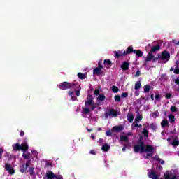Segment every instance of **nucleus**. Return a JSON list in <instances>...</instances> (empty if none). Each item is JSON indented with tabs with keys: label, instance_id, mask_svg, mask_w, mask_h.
Segmentation results:
<instances>
[{
	"label": "nucleus",
	"instance_id": "nucleus-60",
	"mask_svg": "<svg viewBox=\"0 0 179 179\" xmlns=\"http://www.w3.org/2000/svg\"><path fill=\"white\" fill-rule=\"evenodd\" d=\"M99 142H103V139H99Z\"/></svg>",
	"mask_w": 179,
	"mask_h": 179
},
{
	"label": "nucleus",
	"instance_id": "nucleus-25",
	"mask_svg": "<svg viewBox=\"0 0 179 179\" xmlns=\"http://www.w3.org/2000/svg\"><path fill=\"white\" fill-rule=\"evenodd\" d=\"M127 120L129 122H132L134 121V115L132 113H128Z\"/></svg>",
	"mask_w": 179,
	"mask_h": 179
},
{
	"label": "nucleus",
	"instance_id": "nucleus-51",
	"mask_svg": "<svg viewBox=\"0 0 179 179\" xmlns=\"http://www.w3.org/2000/svg\"><path fill=\"white\" fill-rule=\"evenodd\" d=\"M140 75H141V71H136L135 76H140Z\"/></svg>",
	"mask_w": 179,
	"mask_h": 179
},
{
	"label": "nucleus",
	"instance_id": "nucleus-47",
	"mask_svg": "<svg viewBox=\"0 0 179 179\" xmlns=\"http://www.w3.org/2000/svg\"><path fill=\"white\" fill-rule=\"evenodd\" d=\"M174 73H179V69L178 68H176L174 70Z\"/></svg>",
	"mask_w": 179,
	"mask_h": 179
},
{
	"label": "nucleus",
	"instance_id": "nucleus-26",
	"mask_svg": "<svg viewBox=\"0 0 179 179\" xmlns=\"http://www.w3.org/2000/svg\"><path fill=\"white\" fill-rule=\"evenodd\" d=\"M160 50V45H157L156 46H154L151 49V52H155V51H159Z\"/></svg>",
	"mask_w": 179,
	"mask_h": 179
},
{
	"label": "nucleus",
	"instance_id": "nucleus-18",
	"mask_svg": "<svg viewBox=\"0 0 179 179\" xmlns=\"http://www.w3.org/2000/svg\"><path fill=\"white\" fill-rule=\"evenodd\" d=\"M104 66L107 68V69L111 68V61L110 59L104 60Z\"/></svg>",
	"mask_w": 179,
	"mask_h": 179
},
{
	"label": "nucleus",
	"instance_id": "nucleus-2",
	"mask_svg": "<svg viewBox=\"0 0 179 179\" xmlns=\"http://www.w3.org/2000/svg\"><path fill=\"white\" fill-rule=\"evenodd\" d=\"M13 149L14 150H22V152H26L29 149V145H27V141H25L21 144L19 143L13 144Z\"/></svg>",
	"mask_w": 179,
	"mask_h": 179
},
{
	"label": "nucleus",
	"instance_id": "nucleus-54",
	"mask_svg": "<svg viewBox=\"0 0 179 179\" xmlns=\"http://www.w3.org/2000/svg\"><path fill=\"white\" fill-rule=\"evenodd\" d=\"M20 135L21 136H23L24 135V131H20Z\"/></svg>",
	"mask_w": 179,
	"mask_h": 179
},
{
	"label": "nucleus",
	"instance_id": "nucleus-55",
	"mask_svg": "<svg viewBox=\"0 0 179 179\" xmlns=\"http://www.w3.org/2000/svg\"><path fill=\"white\" fill-rule=\"evenodd\" d=\"M91 138H92V139H96V137H94V134H92V135H91Z\"/></svg>",
	"mask_w": 179,
	"mask_h": 179
},
{
	"label": "nucleus",
	"instance_id": "nucleus-3",
	"mask_svg": "<svg viewBox=\"0 0 179 179\" xmlns=\"http://www.w3.org/2000/svg\"><path fill=\"white\" fill-rule=\"evenodd\" d=\"M93 100L94 98L92 95L88 96L85 101V107H90L91 110H94L96 108V104Z\"/></svg>",
	"mask_w": 179,
	"mask_h": 179
},
{
	"label": "nucleus",
	"instance_id": "nucleus-46",
	"mask_svg": "<svg viewBox=\"0 0 179 179\" xmlns=\"http://www.w3.org/2000/svg\"><path fill=\"white\" fill-rule=\"evenodd\" d=\"M106 136H111V131H106Z\"/></svg>",
	"mask_w": 179,
	"mask_h": 179
},
{
	"label": "nucleus",
	"instance_id": "nucleus-63",
	"mask_svg": "<svg viewBox=\"0 0 179 179\" xmlns=\"http://www.w3.org/2000/svg\"><path fill=\"white\" fill-rule=\"evenodd\" d=\"M138 127H139V128H141L142 127V125L140 124Z\"/></svg>",
	"mask_w": 179,
	"mask_h": 179
},
{
	"label": "nucleus",
	"instance_id": "nucleus-38",
	"mask_svg": "<svg viewBox=\"0 0 179 179\" xmlns=\"http://www.w3.org/2000/svg\"><path fill=\"white\" fill-rule=\"evenodd\" d=\"M151 117H155V118H156L157 117H159V112L155 111L154 113H152V114L151 115Z\"/></svg>",
	"mask_w": 179,
	"mask_h": 179
},
{
	"label": "nucleus",
	"instance_id": "nucleus-4",
	"mask_svg": "<svg viewBox=\"0 0 179 179\" xmlns=\"http://www.w3.org/2000/svg\"><path fill=\"white\" fill-rule=\"evenodd\" d=\"M30 166V162H27L26 165H23L22 167L20 168L21 173H24L25 171H29V173H33V168H29Z\"/></svg>",
	"mask_w": 179,
	"mask_h": 179
},
{
	"label": "nucleus",
	"instance_id": "nucleus-14",
	"mask_svg": "<svg viewBox=\"0 0 179 179\" xmlns=\"http://www.w3.org/2000/svg\"><path fill=\"white\" fill-rule=\"evenodd\" d=\"M5 169H6V170H7V171L9 172L10 174L15 173V170H13V169H12V167L10 166V165H9V164H6Z\"/></svg>",
	"mask_w": 179,
	"mask_h": 179
},
{
	"label": "nucleus",
	"instance_id": "nucleus-41",
	"mask_svg": "<svg viewBox=\"0 0 179 179\" xmlns=\"http://www.w3.org/2000/svg\"><path fill=\"white\" fill-rule=\"evenodd\" d=\"M115 100L116 101H120V100H121V96H120V95H116V96H115Z\"/></svg>",
	"mask_w": 179,
	"mask_h": 179
},
{
	"label": "nucleus",
	"instance_id": "nucleus-53",
	"mask_svg": "<svg viewBox=\"0 0 179 179\" xmlns=\"http://www.w3.org/2000/svg\"><path fill=\"white\" fill-rule=\"evenodd\" d=\"M90 153L91 154V155H96V152H94V150H91L90 152Z\"/></svg>",
	"mask_w": 179,
	"mask_h": 179
},
{
	"label": "nucleus",
	"instance_id": "nucleus-15",
	"mask_svg": "<svg viewBox=\"0 0 179 179\" xmlns=\"http://www.w3.org/2000/svg\"><path fill=\"white\" fill-rule=\"evenodd\" d=\"M148 176L150 177V178H152V179L159 178V175H156V173H155V171H153L148 173Z\"/></svg>",
	"mask_w": 179,
	"mask_h": 179
},
{
	"label": "nucleus",
	"instance_id": "nucleus-49",
	"mask_svg": "<svg viewBox=\"0 0 179 179\" xmlns=\"http://www.w3.org/2000/svg\"><path fill=\"white\" fill-rule=\"evenodd\" d=\"M55 178H56L57 179H62V176H61V175L55 176Z\"/></svg>",
	"mask_w": 179,
	"mask_h": 179
},
{
	"label": "nucleus",
	"instance_id": "nucleus-43",
	"mask_svg": "<svg viewBox=\"0 0 179 179\" xmlns=\"http://www.w3.org/2000/svg\"><path fill=\"white\" fill-rule=\"evenodd\" d=\"M122 97H123V98H126V97H128V93H127V92H124V93H122Z\"/></svg>",
	"mask_w": 179,
	"mask_h": 179
},
{
	"label": "nucleus",
	"instance_id": "nucleus-12",
	"mask_svg": "<svg viewBox=\"0 0 179 179\" xmlns=\"http://www.w3.org/2000/svg\"><path fill=\"white\" fill-rule=\"evenodd\" d=\"M124 125L115 126L112 128V132H121L124 129Z\"/></svg>",
	"mask_w": 179,
	"mask_h": 179
},
{
	"label": "nucleus",
	"instance_id": "nucleus-11",
	"mask_svg": "<svg viewBox=\"0 0 179 179\" xmlns=\"http://www.w3.org/2000/svg\"><path fill=\"white\" fill-rule=\"evenodd\" d=\"M131 133H128V134L122 133L120 135V141H122L123 142H128V136H131Z\"/></svg>",
	"mask_w": 179,
	"mask_h": 179
},
{
	"label": "nucleus",
	"instance_id": "nucleus-44",
	"mask_svg": "<svg viewBox=\"0 0 179 179\" xmlns=\"http://www.w3.org/2000/svg\"><path fill=\"white\" fill-rule=\"evenodd\" d=\"M176 110H177V108H176L175 106H172V107L171 108V111L172 113H175V111H176Z\"/></svg>",
	"mask_w": 179,
	"mask_h": 179
},
{
	"label": "nucleus",
	"instance_id": "nucleus-45",
	"mask_svg": "<svg viewBox=\"0 0 179 179\" xmlns=\"http://www.w3.org/2000/svg\"><path fill=\"white\" fill-rule=\"evenodd\" d=\"M171 94H166L165 95L166 99H171Z\"/></svg>",
	"mask_w": 179,
	"mask_h": 179
},
{
	"label": "nucleus",
	"instance_id": "nucleus-19",
	"mask_svg": "<svg viewBox=\"0 0 179 179\" xmlns=\"http://www.w3.org/2000/svg\"><path fill=\"white\" fill-rule=\"evenodd\" d=\"M90 111H93V110H92L90 107L84 108L83 110V114H89Z\"/></svg>",
	"mask_w": 179,
	"mask_h": 179
},
{
	"label": "nucleus",
	"instance_id": "nucleus-28",
	"mask_svg": "<svg viewBox=\"0 0 179 179\" xmlns=\"http://www.w3.org/2000/svg\"><path fill=\"white\" fill-rule=\"evenodd\" d=\"M24 159H30V157H31V155H30V153H27V152H24L22 155Z\"/></svg>",
	"mask_w": 179,
	"mask_h": 179
},
{
	"label": "nucleus",
	"instance_id": "nucleus-5",
	"mask_svg": "<svg viewBox=\"0 0 179 179\" xmlns=\"http://www.w3.org/2000/svg\"><path fill=\"white\" fill-rule=\"evenodd\" d=\"M103 61L99 62V66L95 68L93 71L94 75H100L101 73V69H103V65H101V63Z\"/></svg>",
	"mask_w": 179,
	"mask_h": 179
},
{
	"label": "nucleus",
	"instance_id": "nucleus-50",
	"mask_svg": "<svg viewBox=\"0 0 179 179\" xmlns=\"http://www.w3.org/2000/svg\"><path fill=\"white\" fill-rule=\"evenodd\" d=\"M2 153H3V150H2V148H0V159L1 157H2Z\"/></svg>",
	"mask_w": 179,
	"mask_h": 179
},
{
	"label": "nucleus",
	"instance_id": "nucleus-58",
	"mask_svg": "<svg viewBox=\"0 0 179 179\" xmlns=\"http://www.w3.org/2000/svg\"><path fill=\"white\" fill-rule=\"evenodd\" d=\"M151 99L152 100H155V99L153 98V95H151Z\"/></svg>",
	"mask_w": 179,
	"mask_h": 179
},
{
	"label": "nucleus",
	"instance_id": "nucleus-57",
	"mask_svg": "<svg viewBox=\"0 0 179 179\" xmlns=\"http://www.w3.org/2000/svg\"><path fill=\"white\" fill-rule=\"evenodd\" d=\"M162 169V166H159L157 167V170H161Z\"/></svg>",
	"mask_w": 179,
	"mask_h": 179
},
{
	"label": "nucleus",
	"instance_id": "nucleus-10",
	"mask_svg": "<svg viewBox=\"0 0 179 179\" xmlns=\"http://www.w3.org/2000/svg\"><path fill=\"white\" fill-rule=\"evenodd\" d=\"M168 141L173 146H178L179 145V141L178 140L173 138V137H169L168 138Z\"/></svg>",
	"mask_w": 179,
	"mask_h": 179
},
{
	"label": "nucleus",
	"instance_id": "nucleus-34",
	"mask_svg": "<svg viewBox=\"0 0 179 179\" xmlns=\"http://www.w3.org/2000/svg\"><path fill=\"white\" fill-rule=\"evenodd\" d=\"M99 94H100V88L95 89V90L94 91V94L95 96H99Z\"/></svg>",
	"mask_w": 179,
	"mask_h": 179
},
{
	"label": "nucleus",
	"instance_id": "nucleus-17",
	"mask_svg": "<svg viewBox=\"0 0 179 179\" xmlns=\"http://www.w3.org/2000/svg\"><path fill=\"white\" fill-rule=\"evenodd\" d=\"M121 68L123 71H128L129 68V64L127 62H124Z\"/></svg>",
	"mask_w": 179,
	"mask_h": 179
},
{
	"label": "nucleus",
	"instance_id": "nucleus-9",
	"mask_svg": "<svg viewBox=\"0 0 179 179\" xmlns=\"http://www.w3.org/2000/svg\"><path fill=\"white\" fill-rule=\"evenodd\" d=\"M142 116L138 115L136 116L134 122L132 124V128H136V127L139 126V121H141Z\"/></svg>",
	"mask_w": 179,
	"mask_h": 179
},
{
	"label": "nucleus",
	"instance_id": "nucleus-23",
	"mask_svg": "<svg viewBox=\"0 0 179 179\" xmlns=\"http://www.w3.org/2000/svg\"><path fill=\"white\" fill-rule=\"evenodd\" d=\"M133 52L136 54L137 57H142V55H143V52H142L141 50H134Z\"/></svg>",
	"mask_w": 179,
	"mask_h": 179
},
{
	"label": "nucleus",
	"instance_id": "nucleus-40",
	"mask_svg": "<svg viewBox=\"0 0 179 179\" xmlns=\"http://www.w3.org/2000/svg\"><path fill=\"white\" fill-rule=\"evenodd\" d=\"M169 118L171 122H174V115H169Z\"/></svg>",
	"mask_w": 179,
	"mask_h": 179
},
{
	"label": "nucleus",
	"instance_id": "nucleus-8",
	"mask_svg": "<svg viewBox=\"0 0 179 179\" xmlns=\"http://www.w3.org/2000/svg\"><path fill=\"white\" fill-rule=\"evenodd\" d=\"M108 117H117V112L113 109H110L109 111L106 113L105 118H108Z\"/></svg>",
	"mask_w": 179,
	"mask_h": 179
},
{
	"label": "nucleus",
	"instance_id": "nucleus-30",
	"mask_svg": "<svg viewBox=\"0 0 179 179\" xmlns=\"http://www.w3.org/2000/svg\"><path fill=\"white\" fill-rule=\"evenodd\" d=\"M153 160H157V162H160L161 164H164V160H162L159 158V157L157 156H155L154 158H153Z\"/></svg>",
	"mask_w": 179,
	"mask_h": 179
},
{
	"label": "nucleus",
	"instance_id": "nucleus-36",
	"mask_svg": "<svg viewBox=\"0 0 179 179\" xmlns=\"http://www.w3.org/2000/svg\"><path fill=\"white\" fill-rule=\"evenodd\" d=\"M150 128H151L153 131H155V129H156L157 128V125L156 124H155V123H152V124H150Z\"/></svg>",
	"mask_w": 179,
	"mask_h": 179
},
{
	"label": "nucleus",
	"instance_id": "nucleus-35",
	"mask_svg": "<svg viewBox=\"0 0 179 179\" xmlns=\"http://www.w3.org/2000/svg\"><path fill=\"white\" fill-rule=\"evenodd\" d=\"M160 94H159V93H156L155 94V100H157V101H159V100H160Z\"/></svg>",
	"mask_w": 179,
	"mask_h": 179
},
{
	"label": "nucleus",
	"instance_id": "nucleus-29",
	"mask_svg": "<svg viewBox=\"0 0 179 179\" xmlns=\"http://www.w3.org/2000/svg\"><path fill=\"white\" fill-rule=\"evenodd\" d=\"M78 76L80 79H86V74H83L82 73H78Z\"/></svg>",
	"mask_w": 179,
	"mask_h": 179
},
{
	"label": "nucleus",
	"instance_id": "nucleus-27",
	"mask_svg": "<svg viewBox=\"0 0 179 179\" xmlns=\"http://www.w3.org/2000/svg\"><path fill=\"white\" fill-rule=\"evenodd\" d=\"M69 96H71V100H73V101L76 100V97L73 96V91H69Z\"/></svg>",
	"mask_w": 179,
	"mask_h": 179
},
{
	"label": "nucleus",
	"instance_id": "nucleus-59",
	"mask_svg": "<svg viewBox=\"0 0 179 179\" xmlns=\"http://www.w3.org/2000/svg\"><path fill=\"white\" fill-rule=\"evenodd\" d=\"M123 152H125V147L122 148Z\"/></svg>",
	"mask_w": 179,
	"mask_h": 179
},
{
	"label": "nucleus",
	"instance_id": "nucleus-16",
	"mask_svg": "<svg viewBox=\"0 0 179 179\" xmlns=\"http://www.w3.org/2000/svg\"><path fill=\"white\" fill-rule=\"evenodd\" d=\"M145 61H157V58L155 57L152 53H149Z\"/></svg>",
	"mask_w": 179,
	"mask_h": 179
},
{
	"label": "nucleus",
	"instance_id": "nucleus-33",
	"mask_svg": "<svg viewBox=\"0 0 179 179\" xmlns=\"http://www.w3.org/2000/svg\"><path fill=\"white\" fill-rule=\"evenodd\" d=\"M149 90H150V85H145L144 87V92L145 93H148V92H149Z\"/></svg>",
	"mask_w": 179,
	"mask_h": 179
},
{
	"label": "nucleus",
	"instance_id": "nucleus-20",
	"mask_svg": "<svg viewBox=\"0 0 179 179\" xmlns=\"http://www.w3.org/2000/svg\"><path fill=\"white\" fill-rule=\"evenodd\" d=\"M131 52H134V48L132 46L127 48V50L124 51V55H127V54H131Z\"/></svg>",
	"mask_w": 179,
	"mask_h": 179
},
{
	"label": "nucleus",
	"instance_id": "nucleus-22",
	"mask_svg": "<svg viewBox=\"0 0 179 179\" xmlns=\"http://www.w3.org/2000/svg\"><path fill=\"white\" fill-rule=\"evenodd\" d=\"M114 54H115V57H116V58H118L122 55H124V52H122V51H115Z\"/></svg>",
	"mask_w": 179,
	"mask_h": 179
},
{
	"label": "nucleus",
	"instance_id": "nucleus-39",
	"mask_svg": "<svg viewBox=\"0 0 179 179\" xmlns=\"http://www.w3.org/2000/svg\"><path fill=\"white\" fill-rule=\"evenodd\" d=\"M76 96H80V86H78V90L76 91Z\"/></svg>",
	"mask_w": 179,
	"mask_h": 179
},
{
	"label": "nucleus",
	"instance_id": "nucleus-32",
	"mask_svg": "<svg viewBox=\"0 0 179 179\" xmlns=\"http://www.w3.org/2000/svg\"><path fill=\"white\" fill-rule=\"evenodd\" d=\"M141 87H142V85L141 84V83H136L134 87L136 90H138V89H141Z\"/></svg>",
	"mask_w": 179,
	"mask_h": 179
},
{
	"label": "nucleus",
	"instance_id": "nucleus-64",
	"mask_svg": "<svg viewBox=\"0 0 179 179\" xmlns=\"http://www.w3.org/2000/svg\"><path fill=\"white\" fill-rule=\"evenodd\" d=\"M176 64H178V62H176Z\"/></svg>",
	"mask_w": 179,
	"mask_h": 179
},
{
	"label": "nucleus",
	"instance_id": "nucleus-61",
	"mask_svg": "<svg viewBox=\"0 0 179 179\" xmlns=\"http://www.w3.org/2000/svg\"><path fill=\"white\" fill-rule=\"evenodd\" d=\"M98 131H101V128H99V129H98Z\"/></svg>",
	"mask_w": 179,
	"mask_h": 179
},
{
	"label": "nucleus",
	"instance_id": "nucleus-42",
	"mask_svg": "<svg viewBox=\"0 0 179 179\" xmlns=\"http://www.w3.org/2000/svg\"><path fill=\"white\" fill-rule=\"evenodd\" d=\"M143 134L145 135V136H148V135H149V131H148V130L143 129Z\"/></svg>",
	"mask_w": 179,
	"mask_h": 179
},
{
	"label": "nucleus",
	"instance_id": "nucleus-37",
	"mask_svg": "<svg viewBox=\"0 0 179 179\" xmlns=\"http://www.w3.org/2000/svg\"><path fill=\"white\" fill-rule=\"evenodd\" d=\"M112 90H113V93H117L118 92V87L117 86H113Z\"/></svg>",
	"mask_w": 179,
	"mask_h": 179
},
{
	"label": "nucleus",
	"instance_id": "nucleus-31",
	"mask_svg": "<svg viewBox=\"0 0 179 179\" xmlns=\"http://www.w3.org/2000/svg\"><path fill=\"white\" fill-rule=\"evenodd\" d=\"M162 127H167L169 125V121L164 120L161 123Z\"/></svg>",
	"mask_w": 179,
	"mask_h": 179
},
{
	"label": "nucleus",
	"instance_id": "nucleus-6",
	"mask_svg": "<svg viewBox=\"0 0 179 179\" xmlns=\"http://www.w3.org/2000/svg\"><path fill=\"white\" fill-rule=\"evenodd\" d=\"M72 87V84L66 82L62 83L59 85V88L61 89L62 90H66V89H71Z\"/></svg>",
	"mask_w": 179,
	"mask_h": 179
},
{
	"label": "nucleus",
	"instance_id": "nucleus-1",
	"mask_svg": "<svg viewBox=\"0 0 179 179\" xmlns=\"http://www.w3.org/2000/svg\"><path fill=\"white\" fill-rule=\"evenodd\" d=\"M134 150L136 153H145L146 159L152 157L155 153H156V150L155 148L151 145H145L143 144V142L140 141L137 145H134Z\"/></svg>",
	"mask_w": 179,
	"mask_h": 179
},
{
	"label": "nucleus",
	"instance_id": "nucleus-24",
	"mask_svg": "<svg viewBox=\"0 0 179 179\" xmlns=\"http://www.w3.org/2000/svg\"><path fill=\"white\" fill-rule=\"evenodd\" d=\"M101 150H103V152H108V150H110V145L105 144L102 146Z\"/></svg>",
	"mask_w": 179,
	"mask_h": 179
},
{
	"label": "nucleus",
	"instance_id": "nucleus-48",
	"mask_svg": "<svg viewBox=\"0 0 179 179\" xmlns=\"http://www.w3.org/2000/svg\"><path fill=\"white\" fill-rule=\"evenodd\" d=\"M175 83H176V85H179V78L175 79Z\"/></svg>",
	"mask_w": 179,
	"mask_h": 179
},
{
	"label": "nucleus",
	"instance_id": "nucleus-21",
	"mask_svg": "<svg viewBox=\"0 0 179 179\" xmlns=\"http://www.w3.org/2000/svg\"><path fill=\"white\" fill-rule=\"evenodd\" d=\"M46 177L48 179H52L55 177V175L52 172L49 171L46 173Z\"/></svg>",
	"mask_w": 179,
	"mask_h": 179
},
{
	"label": "nucleus",
	"instance_id": "nucleus-56",
	"mask_svg": "<svg viewBox=\"0 0 179 179\" xmlns=\"http://www.w3.org/2000/svg\"><path fill=\"white\" fill-rule=\"evenodd\" d=\"M135 95H136V96H139V91L136 92H135Z\"/></svg>",
	"mask_w": 179,
	"mask_h": 179
},
{
	"label": "nucleus",
	"instance_id": "nucleus-62",
	"mask_svg": "<svg viewBox=\"0 0 179 179\" xmlns=\"http://www.w3.org/2000/svg\"><path fill=\"white\" fill-rule=\"evenodd\" d=\"M162 135H164V132H162Z\"/></svg>",
	"mask_w": 179,
	"mask_h": 179
},
{
	"label": "nucleus",
	"instance_id": "nucleus-13",
	"mask_svg": "<svg viewBox=\"0 0 179 179\" xmlns=\"http://www.w3.org/2000/svg\"><path fill=\"white\" fill-rule=\"evenodd\" d=\"M96 100L99 103H103L106 100V96L103 94H100L96 98Z\"/></svg>",
	"mask_w": 179,
	"mask_h": 179
},
{
	"label": "nucleus",
	"instance_id": "nucleus-52",
	"mask_svg": "<svg viewBox=\"0 0 179 179\" xmlns=\"http://www.w3.org/2000/svg\"><path fill=\"white\" fill-rule=\"evenodd\" d=\"M32 153H33V155H34V156H37V151H36V150H34V151H32Z\"/></svg>",
	"mask_w": 179,
	"mask_h": 179
},
{
	"label": "nucleus",
	"instance_id": "nucleus-7",
	"mask_svg": "<svg viewBox=\"0 0 179 179\" xmlns=\"http://www.w3.org/2000/svg\"><path fill=\"white\" fill-rule=\"evenodd\" d=\"M159 58L161 59H162L163 61H165V62H167V61H169V59H170V54L167 52H164L159 56Z\"/></svg>",
	"mask_w": 179,
	"mask_h": 179
}]
</instances>
